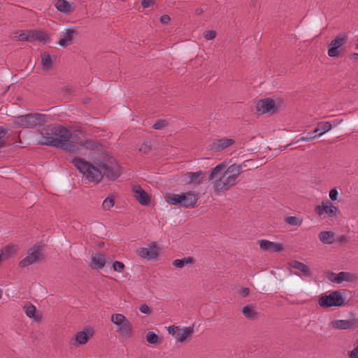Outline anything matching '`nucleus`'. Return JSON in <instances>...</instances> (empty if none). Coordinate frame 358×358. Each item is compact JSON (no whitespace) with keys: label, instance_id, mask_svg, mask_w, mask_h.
Segmentation results:
<instances>
[{"label":"nucleus","instance_id":"nucleus-1","mask_svg":"<svg viewBox=\"0 0 358 358\" xmlns=\"http://www.w3.org/2000/svg\"><path fill=\"white\" fill-rule=\"evenodd\" d=\"M93 162L94 164L78 157H74L71 160L76 169L90 182L98 183L103 176L115 180L120 176V167L115 159L111 156L101 155Z\"/></svg>","mask_w":358,"mask_h":358},{"label":"nucleus","instance_id":"nucleus-2","mask_svg":"<svg viewBox=\"0 0 358 358\" xmlns=\"http://www.w3.org/2000/svg\"><path fill=\"white\" fill-rule=\"evenodd\" d=\"M50 131V132L41 133L40 144L60 148L71 138L70 130L61 125L55 126Z\"/></svg>","mask_w":358,"mask_h":358},{"label":"nucleus","instance_id":"nucleus-3","mask_svg":"<svg viewBox=\"0 0 358 358\" xmlns=\"http://www.w3.org/2000/svg\"><path fill=\"white\" fill-rule=\"evenodd\" d=\"M240 167L236 164L228 166L222 176L213 183V190L216 194L228 190L236 184L238 176L241 174Z\"/></svg>","mask_w":358,"mask_h":358},{"label":"nucleus","instance_id":"nucleus-4","mask_svg":"<svg viewBox=\"0 0 358 358\" xmlns=\"http://www.w3.org/2000/svg\"><path fill=\"white\" fill-rule=\"evenodd\" d=\"M317 303L320 307L328 308L344 306L346 304V301L341 290H335L329 294L322 295L319 298Z\"/></svg>","mask_w":358,"mask_h":358},{"label":"nucleus","instance_id":"nucleus-5","mask_svg":"<svg viewBox=\"0 0 358 358\" xmlns=\"http://www.w3.org/2000/svg\"><path fill=\"white\" fill-rule=\"evenodd\" d=\"M45 122V115L38 113H29L18 116L15 124L17 127L35 128L38 125H43Z\"/></svg>","mask_w":358,"mask_h":358},{"label":"nucleus","instance_id":"nucleus-6","mask_svg":"<svg viewBox=\"0 0 358 358\" xmlns=\"http://www.w3.org/2000/svg\"><path fill=\"white\" fill-rule=\"evenodd\" d=\"M111 322L117 326V332L126 338L132 336V326L129 320L122 314L115 313L111 316Z\"/></svg>","mask_w":358,"mask_h":358},{"label":"nucleus","instance_id":"nucleus-7","mask_svg":"<svg viewBox=\"0 0 358 358\" xmlns=\"http://www.w3.org/2000/svg\"><path fill=\"white\" fill-rule=\"evenodd\" d=\"M41 250L42 248L40 245H34L28 250L27 257L20 262V266L27 267L43 260L44 256Z\"/></svg>","mask_w":358,"mask_h":358},{"label":"nucleus","instance_id":"nucleus-8","mask_svg":"<svg viewBox=\"0 0 358 358\" xmlns=\"http://www.w3.org/2000/svg\"><path fill=\"white\" fill-rule=\"evenodd\" d=\"M348 39L346 33H340L333 39L328 46V55L331 57H336L340 55L339 48L347 43Z\"/></svg>","mask_w":358,"mask_h":358},{"label":"nucleus","instance_id":"nucleus-9","mask_svg":"<svg viewBox=\"0 0 358 358\" xmlns=\"http://www.w3.org/2000/svg\"><path fill=\"white\" fill-rule=\"evenodd\" d=\"M78 34V31H77L76 27L66 29L61 32L60 37L57 42V44L59 46L65 48L67 46L73 44V38Z\"/></svg>","mask_w":358,"mask_h":358},{"label":"nucleus","instance_id":"nucleus-10","mask_svg":"<svg viewBox=\"0 0 358 358\" xmlns=\"http://www.w3.org/2000/svg\"><path fill=\"white\" fill-rule=\"evenodd\" d=\"M315 211L319 216L326 213L329 217H335L337 216L338 208L329 201H324L320 206H317L315 208Z\"/></svg>","mask_w":358,"mask_h":358},{"label":"nucleus","instance_id":"nucleus-11","mask_svg":"<svg viewBox=\"0 0 358 358\" xmlns=\"http://www.w3.org/2000/svg\"><path fill=\"white\" fill-rule=\"evenodd\" d=\"M257 111L262 114L271 113H274L277 111V106L275 101L270 98L259 100L256 105Z\"/></svg>","mask_w":358,"mask_h":358},{"label":"nucleus","instance_id":"nucleus-12","mask_svg":"<svg viewBox=\"0 0 358 358\" xmlns=\"http://www.w3.org/2000/svg\"><path fill=\"white\" fill-rule=\"evenodd\" d=\"M92 145V142L90 140H83L75 142L74 141H66L65 145H63L60 148L68 151L71 153H76L82 148H89Z\"/></svg>","mask_w":358,"mask_h":358},{"label":"nucleus","instance_id":"nucleus-13","mask_svg":"<svg viewBox=\"0 0 358 358\" xmlns=\"http://www.w3.org/2000/svg\"><path fill=\"white\" fill-rule=\"evenodd\" d=\"M331 327L336 329H354L358 327V319L336 320L331 322Z\"/></svg>","mask_w":358,"mask_h":358},{"label":"nucleus","instance_id":"nucleus-14","mask_svg":"<svg viewBox=\"0 0 358 358\" xmlns=\"http://www.w3.org/2000/svg\"><path fill=\"white\" fill-rule=\"evenodd\" d=\"M235 141L231 138H223L220 139H215L210 145V150L211 151L217 152L223 150L225 148L234 145Z\"/></svg>","mask_w":358,"mask_h":358},{"label":"nucleus","instance_id":"nucleus-15","mask_svg":"<svg viewBox=\"0 0 358 358\" xmlns=\"http://www.w3.org/2000/svg\"><path fill=\"white\" fill-rule=\"evenodd\" d=\"M183 199L182 206L185 208H194L197 206L199 194L189 191L182 193Z\"/></svg>","mask_w":358,"mask_h":358},{"label":"nucleus","instance_id":"nucleus-16","mask_svg":"<svg viewBox=\"0 0 358 358\" xmlns=\"http://www.w3.org/2000/svg\"><path fill=\"white\" fill-rule=\"evenodd\" d=\"M132 190L134 192V196L141 205L146 206L150 203V196L140 185H134Z\"/></svg>","mask_w":358,"mask_h":358},{"label":"nucleus","instance_id":"nucleus-17","mask_svg":"<svg viewBox=\"0 0 358 358\" xmlns=\"http://www.w3.org/2000/svg\"><path fill=\"white\" fill-rule=\"evenodd\" d=\"M137 253L141 257L147 259H155L159 255V252L155 243H152L149 248H138Z\"/></svg>","mask_w":358,"mask_h":358},{"label":"nucleus","instance_id":"nucleus-18","mask_svg":"<svg viewBox=\"0 0 358 358\" xmlns=\"http://www.w3.org/2000/svg\"><path fill=\"white\" fill-rule=\"evenodd\" d=\"M94 330L92 328L87 327L83 331H78L75 336L76 344L75 345H83L93 336Z\"/></svg>","mask_w":358,"mask_h":358},{"label":"nucleus","instance_id":"nucleus-19","mask_svg":"<svg viewBox=\"0 0 358 358\" xmlns=\"http://www.w3.org/2000/svg\"><path fill=\"white\" fill-rule=\"evenodd\" d=\"M261 250L269 252H280L283 250V246L280 243H274L268 240L262 239L258 241Z\"/></svg>","mask_w":358,"mask_h":358},{"label":"nucleus","instance_id":"nucleus-20","mask_svg":"<svg viewBox=\"0 0 358 358\" xmlns=\"http://www.w3.org/2000/svg\"><path fill=\"white\" fill-rule=\"evenodd\" d=\"M288 265L290 267L301 271L302 275L305 277H310L312 275L309 266L301 262L292 260L288 262Z\"/></svg>","mask_w":358,"mask_h":358},{"label":"nucleus","instance_id":"nucleus-21","mask_svg":"<svg viewBox=\"0 0 358 358\" xmlns=\"http://www.w3.org/2000/svg\"><path fill=\"white\" fill-rule=\"evenodd\" d=\"M194 333L193 327H187L185 328H180L176 331V339L178 342H184L189 336H191Z\"/></svg>","mask_w":358,"mask_h":358},{"label":"nucleus","instance_id":"nucleus-22","mask_svg":"<svg viewBox=\"0 0 358 358\" xmlns=\"http://www.w3.org/2000/svg\"><path fill=\"white\" fill-rule=\"evenodd\" d=\"M92 267L95 269H101L106 265V257L103 254L96 253L91 257Z\"/></svg>","mask_w":358,"mask_h":358},{"label":"nucleus","instance_id":"nucleus-23","mask_svg":"<svg viewBox=\"0 0 358 358\" xmlns=\"http://www.w3.org/2000/svg\"><path fill=\"white\" fill-rule=\"evenodd\" d=\"M187 179H188L187 183H194L196 185H200L203 180V173L202 171H199L196 172H187L184 176Z\"/></svg>","mask_w":358,"mask_h":358},{"label":"nucleus","instance_id":"nucleus-24","mask_svg":"<svg viewBox=\"0 0 358 358\" xmlns=\"http://www.w3.org/2000/svg\"><path fill=\"white\" fill-rule=\"evenodd\" d=\"M358 280V275L356 273L341 271L338 273V284H341L343 282H355Z\"/></svg>","mask_w":358,"mask_h":358},{"label":"nucleus","instance_id":"nucleus-25","mask_svg":"<svg viewBox=\"0 0 358 358\" xmlns=\"http://www.w3.org/2000/svg\"><path fill=\"white\" fill-rule=\"evenodd\" d=\"M319 239L324 245H331L335 243V233L331 231H323L318 235Z\"/></svg>","mask_w":358,"mask_h":358},{"label":"nucleus","instance_id":"nucleus-26","mask_svg":"<svg viewBox=\"0 0 358 358\" xmlns=\"http://www.w3.org/2000/svg\"><path fill=\"white\" fill-rule=\"evenodd\" d=\"M30 41H38L45 43L49 40L48 35L40 30L30 29Z\"/></svg>","mask_w":358,"mask_h":358},{"label":"nucleus","instance_id":"nucleus-27","mask_svg":"<svg viewBox=\"0 0 358 358\" xmlns=\"http://www.w3.org/2000/svg\"><path fill=\"white\" fill-rule=\"evenodd\" d=\"M182 194H171L168 193L165 195L166 201L171 205H179L182 206V199H183Z\"/></svg>","mask_w":358,"mask_h":358},{"label":"nucleus","instance_id":"nucleus-28","mask_svg":"<svg viewBox=\"0 0 358 358\" xmlns=\"http://www.w3.org/2000/svg\"><path fill=\"white\" fill-rule=\"evenodd\" d=\"M41 65L42 69L44 71H48L52 69L53 61L50 55V54L47 52H43L41 55Z\"/></svg>","mask_w":358,"mask_h":358},{"label":"nucleus","instance_id":"nucleus-29","mask_svg":"<svg viewBox=\"0 0 358 358\" xmlns=\"http://www.w3.org/2000/svg\"><path fill=\"white\" fill-rule=\"evenodd\" d=\"M243 315L249 320H254L257 317V312L252 305H246L242 309Z\"/></svg>","mask_w":358,"mask_h":358},{"label":"nucleus","instance_id":"nucleus-30","mask_svg":"<svg viewBox=\"0 0 358 358\" xmlns=\"http://www.w3.org/2000/svg\"><path fill=\"white\" fill-rule=\"evenodd\" d=\"M194 263V259L192 257H187L182 259H177L173 262V265L178 268L184 267L185 265H192Z\"/></svg>","mask_w":358,"mask_h":358},{"label":"nucleus","instance_id":"nucleus-31","mask_svg":"<svg viewBox=\"0 0 358 358\" xmlns=\"http://www.w3.org/2000/svg\"><path fill=\"white\" fill-rule=\"evenodd\" d=\"M24 312L27 317H29L30 318H34L37 321H39L41 319V315H35L36 308L33 304H31V303L25 304L24 306Z\"/></svg>","mask_w":358,"mask_h":358},{"label":"nucleus","instance_id":"nucleus-32","mask_svg":"<svg viewBox=\"0 0 358 358\" xmlns=\"http://www.w3.org/2000/svg\"><path fill=\"white\" fill-rule=\"evenodd\" d=\"M56 8L64 13H69L71 12V6L69 3L66 0H57L55 3Z\"/></svg>","mask_w":358,"mask_h":358},{"label":"nucleus","instance_id":"nucleus-33","mask_svg":"<svg viewBox=\"0 0 358 358\" xmlns=\"http://www.w3.org/2000/svg\"><path fill=\"white\" fill-rule=\"evenodd\" d=\"M237 166L240 167L241 173L248 170L258 168V165L253 159L245 160L241 164H237Z\"/></svg>","mask_w":358,"mask_h":358},{"label":"nucleus","instance_id":"nucleus-34","mask_svg":"<svg viewBox=\"0 0 358 358\" xmlns=\"http://www.w3.org/2000/svg\"><path fill=\"white\" fill-rule=\"evenodd\" d=\"M225 168V164L224 163H220L219 164H217V166H215L214 168H213L210 171V173H209V176H208V180H213L217 173H219L220 172H221L222 171H223Z\"/></svg>","mask_w":358,"mask_h":358},{"label":"nucleus","instance_id":"nucleus-35","mask_svg":"<svg viewBox=\"0 0 358 358\" xmlns=\"http://www.w3.org/2000/svg\"><path fill=\"white\" fill-rule=\"evenodd\" d=\"M30 29L22 30L19 35L13 37V40L16 41H30Z\"/></svg>","mask_w":358,"mask_h":358},{"label":"nucleus","instance_id":"nucleus-36","mask_svg":"<svg viewBox=\"0 0 358 358\" xmlns=\"http://www.w3.org/2000/svg\"><path fill=\"white\" fill-rule=\"evenodd\" d=\"M285 222L291 226L299 227L301 225L303 220L296 216H289L285 218Z\"/></svg>","mask_w":358,"mask_h":358},{"label":"nucleus","instance_id":"nucleus-37","mask_svg":"<svg viewBox=\"0 0 358 358\" xmlns=\"http://www.w3.org/2000/svg\"><path fill=\"white\" fill-rule=\"evenodd\" d=\"M16 251L17 247L15 245H7L1 250L6 259L13 255Z\"/></svg>","mask_w":358,"mask_h":358},{"label":"nucleus","instance_id":"nucleus-38","mask_svg":"<svg viewBox=\"0 0 358 358\" xmlns=\"http://www.w3.org/2000/svg\"><path fill=\"white\" fill-rule=\"evenodd\" d=\"M146 341L150 344H158L162 342L159 336L152 331H149L146 334Z\"/></svg>","mask_w":358,"mask_h":358},{"label":"nucleus","instance_id":"nucleus-39","mask_svg":"<svg viewBox=\"0 0 358 358\" xmlns=\"http://www.w3.org/2000/svg\"><path fill=\"white\" fill-rule=\"evenodd\" d=\"M318 126L320 128V130L322 131L321 133L317 134L320 137L323 135L327 131H329L332 128V125L330 122H323L318 124Z\"/></svg>","mask_w":358,"mask_h":358},{"label":"nucleus","instance_id":"nucleus-40","mask_svg":"<svg viewBox=\"0 0 358 358\" xmlns=\"http://www.w3.org/2000/svg\"><path fill=\"white\" fill-rule=\"evenodd\" d=\"M115 204L114 199L112 197H107L104 199L102 207L104 210H110Z\"/></svg>","mask_w":358,"mask_h":358},{"label":"nucleus","instance_id":"nucleus-41","mask_svg":"<svg viewBox=\"0 0 358 358\" xmlns=\"http://www.w3.org/2000/svg\"><path fill=\"white\" fill-rule=\"evenodd\" d=\"M324 275L325 278L331 282L338 284V273H336L331 271H328L325 273Z\"/></svg>","mask_w":358,"mask_h":358},{"label":"nucleus","instance_id":"nucleus-42","mask_svg":"<svg viewBox=\"0 0 358 358\" xmlns=\"http://www.w3.org/2000/svg\"><path fill=\"white\" fill-rule=\"evenodd\" d=\"M169 122L166 120H157L153 125L152 128L156 130H160L164 129L168 125Z\"/></svg>","mask_w":358,"mask_h":358},{"label":"nucleus","instance_id":"nucleus-43","mask_svg":"<svg viewBox=\"0 0 358 358\" xmlns=\"http://www.w3.org/2000/svg\"><path fill=\"white\" fill-rule=\"evenodd\" d=\"M113 267L114 271L118 273H122L124 270V264L121 262L115 261L113 264Z\"/></svg>","mask_w":358,"mask_h":358},{"label":"nucleus","instance_id":"nucleus-44","mask_svg":"<svg viewBox=\"0 0 358 358\" xmlns=\"http://www.w3.org/2000/svg\"><path fill=\"white\" fill-rule=\"evenodd\" d=\"M349 241V238L345 235H341L338 236H335V242L338 243L340 245L347 243Z\"/></svg>","mask_w":358,"mask_h":358},{"label":"nucleus","instance_id":"nucleus-45","mask_svg":"<svg viewBox=\"0 0 358 358\" xmlns=\"http://www.w3.org/2000/svg\"><path fill=\"white\" fill-rule=\"evenodd\" d=\"M203 36L207 41H210L215 38L216 31L213 30H208L204 32Z\"/></svg>","mask_w":358,"mask_h":358},{"label":"nucleus","instance_id":"nucleus-46","mask_svg":"<svg viewBox=\"0 0 358 358\" xmlns=\"http://www.w3.org/2000/svg\"><path fill=\"white\" fill-rule=\"evenodd\" d=\"M7 134V130L3 127H0V148H3L6 145V143L4 141L2 140V138L5 136V135Z\"/></svg>","mask_w":358,"mask_h":358},{"label":"nucleus","instance_id":"nucleus-47","mask_svg":"<svg viewBox=\"0 0 358 358\" xmlns=\"http://www.w3.org/2000/svg\"><path fill=\"white\" fill-rule=\"evenodd\" d=\"M151 150H152V147L148 143H143L141 145V147L139 148V151L143 152V153H145V154L148 153L149 152L151 151Z\"/></svg>","mask_w":358,"mask_h":358},{"label":"nucleus","instance_id":"nucleus-48","mask_svg":"<svg viewBox=\"0 0 358 358\" xmlns=\"http://www.w3.org/2000/svg\"><path fill=\"white\" fill-rule=\"evenodd\" d=\"M317 137H319L317 134L316 135H312L311 133H309L307 136H302L296 142L299 141H313Z\"/></svg>","mask_w":358,"mask_h":358},{"label":"nucleus","instance_id":"nucleus-49","mask_svg":"<svg viewBox=\"0 0 358 358\" xmlns=\"http://www.w3.org/2000/svg\"><path fill=\"white\" fill-rule=\"evenodd\" d=\"M139 310L144 314L150 315L152 312L151 308L146 304H143L139 307Z\"/></svg>","mask_w":358,"mask_h":358},{"label":"nucleus","instance_id":"nucleus-50","mask_svg":"<svg viewBox=\"0 0 358 358\" xmlns=\"http://www.w3.org/2000/svg\"><path fill=\"white\" fill-rule=\"evenodd\" d=\"M156 0H142V7L147 8L155 4Z\"/></svg>","mask_w":358,"mask_h":358},{"label":"nucleus","instance_id":"nucleus-51","mask_svg":"<svg viewBox=\"0 0 358 358\" xmlns=\"http://www.w3.org/2000/svg\"><path fill=\"white\" fill-rule=\"evenodd\" d=\"M348 356L350 358H358V344L352 350L348 351Z\"/></svg>","mask_w":358,"mask_h":358},{"label":"nucleus","instance_id":"nucleus-52","mask_svg":"<svg viewBox=\"0 0 358 358\" xmlns=\"http://www.w3.org/2000/svg\"><path fill=\"white\" fill-rule=\"evenodd\" d=\"M338 194V193L336 188L331 189L329 192V197L331 200L336 201L337 199Z\"/></svg>","mask_w":358,"mask_h":358},{"label":"nucleus","instance_id":"nucleus-53","mask_svg":"<svg viewBox=\"0 0 358 358\" xmlns=\"http://www.w3.org/2000/svg\"><path fill=\"white\" fill-rule=\"evenodd\" d=\"M171 21V17L168 15H163L160 17V22L164 24H167Z\"/></svg>","mask_w":358,"mask_h":358},{"label":"nucleus","instance_id":"nucleus-54","mask_svg":"<svg viewBox=\"0 0 358 358\" xmlns=\"http://www.w3.org/2000/svg\"><path fill=\"white\" fill-rule=\"evenodd\" d=\"M179 329V327L170 326L168 327V331L172 334L174 337L176 336V331Z\"/></svg>","mask_w":358,"mask_h":358},{"label":"nucleus","instance_id":"nucleus-55","mask_svg":"<svg viewBox=\"0 0 358 358\" xmlns=\"http://www.w3.org/2000/svg\"><path fill=\"white\" fill-rule=\"evenodd\" d=\"M240 294L243 297L248 296L250 294V289L247 287H243L239 292Z\"/></svg>","mask_w":358,"mask_h":358},{"label":"nucleus","instance_id":"nucleus-56","mask_svg":"<svg viewBox=\"0 0 358 358\" xmlns=\"http://www.w3.org/2000/svg\"><path fill=\"white\" fill-rule=\"evenodd\" d=\"M206 10V8H196L195 9V11H194V12H195V14H196V15H201V14H202V13H203Z\"/></svg>","mask_w":358,"mask_h":358},{"label":"nucleus","instance_id":"nucleus-57","mask_svg":"<svg viewBox=\"0 0 358 358\" xmlns=\"http://www.w3.org/2000/svg\"><path fill=\"white\" fill-rule=\"evenodd\" d=\"M319 131H320V127L317 125V127H316V128L313 131V132H312L311 134H312V135H313V134H316V133H317Z\"/></svg>","mask_w":358,"mask_h":358},{"label":"nucleus","instance_id":"nucleus-58","mask_svg":"<svg viewBox=\"0 0 358 358\" xmlns=\"http://www.w3.org/2000/svg\"><path fill=\"white\" fill-rule=\"evenodd\" d=\"M6 260L3 254L2 253L1 250H0V262L2 261Z\"/></svg>","mask_w":358,"mask_h":358},{"label":"nucleus","instance_id":"nucleus-59","mask_svg":"<svg viewBox=\"0 0 358 358\" xmlns=\"http://www.w3.org/2000/svg\"><path fill=\"white\" fill-rule=\"evenodd\" d=\"M351 57L355 59H358V53H352Z\"/></svg>","mask_w":358,"mask_h":358},{"label":"nucleus","instance_id":"nucleus-60","mask_svg":"<svg viewBox=\"0 0 358 358\" xmlns=\"http://www.w3.org/2000/svg\"><path fill=\"white\" fill-rule=\"evenodd\" d=\"M1 296H2V290L0 289V299L1 298Z\"/></svg>","mask_w":358,"mask_h":358},{"label":"nucleus","instance_id":"nucleus-61","mask_svg":"<svg viewBox=\"0 0 358 358\" xmlns=\"http://www.w3.org/2000/svg\"><path fill=\"white\" fill-rule=\"evenodd\" d=\"M356 48L358 50V43L356 45Z\"/></svg>","mask_w":358,"mask_h":358},{"label":"nucleus","instance_id":"nucleus-62","mask_svg":"<svg viewBox=\"0 0 358 358\" xmlns=\"http://www.w3.org/2000/svg\"><path fill=\"white\" fill-rule=\"evenodd\" d=\"M356 344H358V338L356 341Z\"/></svg>","mask_w":358,"mask_h":358},{"label":"nucleus","instance_id":"nucleus-63","mask_svg":"<svg viewBox=\"0 0 358 358\" xmlns=\"http://www.w3.org/2000/svg\"><path fill=\"white\" fill-rule=\"evenodd\" d=\"M141 358H145V357H141Z\"/></svg>","mask_w":358,"mask_h":358}]
</instances>
